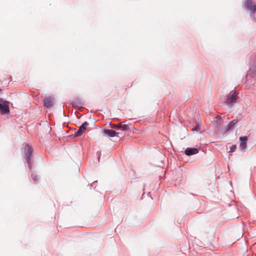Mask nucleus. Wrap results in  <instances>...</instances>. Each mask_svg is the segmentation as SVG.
I'll return each mask as SVG.
<instances>
[{
  "instance_id": "3",
  "label": "nucleus",
  "mask_w": 256,
  "mask_h": 256,
  "mask_svg": "<svg viewBox=\"0 0 256 256\" xmlns=\"http://www.w3.org/2000/svg\"><path fill=\"white\" fill-rule=\"evenodd\" d=\"M237 98L236 94L235 92H232V94L230 96H228L226 100V104H229L230 106L236 102Z\"/></svg>"
},
{
  "instance_id": "5",
  "label": "nucleus",
  "mask_w": 256,
  "mask_h": 256,
  "mask_svg": "<svg viewBox=\"0 0 256 256\" xmlns=\"http://www.w3.org/2000/svg\"><path fill=\"white\" fill-rule=\"evenodd\" d=\"M245 6L248 9L252 12L256 11V4L254 3L252 0H246L245 2Z\"/></svg>"
},
{
  "instance_id": "13",
  "label": "nucleus",
  "mask_w": 256,
  "mask_h": 256,
  "mask_svg": "<svg viewBox=\"0 0 256 256\" xmlns=\"http://www.w3.org/2000/svg\"><path fill=\"white\" fill-rule=\"evenodd\" d=\"M236 144L232 145L230 148V152H232L235 151L236 149Z\"/></svg>"
},
{
  "instance_id": "11",
  "label": "nucleus",
  "mask_w": 256,
  "mask_h": 256,
  "mask_svg": "<svg viewBox=\"0 0 256 256\" xmlns=\"http://www.w3.org/2000/svg\"><path fill=\"white\" fill-rule=\"evenodd\" d=\"M120 128L122 129V130H127L130 129V126L128 124H120Z\"/></svg>"
},
{
  "instance_id": "14",
  "label": "nucleus",
  "mask_w": 256,
  "mask_h": 256,
  "mask_svg": "<svg viewBox=\"0 0 256 256\" xmlns=\"http://www.w3.org/2000/svg\"><path fill=\"white\" fill-rule=\"evenodd\" d=\"M200 130V128H199V126H196L194 127V128H193V130Z\"/></svg>"
},
{
  "instance_id": "2",
  "label": "nucleus",
  "mask_w": 256,
  "mask_h": 256,
  "mask_svg": "<svg viewBox=\"0 0 256 256\" xmlns=\"http://www.w3.org/2000/svg\"><path fill=\"white\" fill-rule=\"evenodd\" d=\"M88 122H84L82 125L80 127L79 129L76 132L75 136H78L82 135L85 132V131L88 126Z\"/></svg>"
},
{
  "instance_id": "7",
  "label": "nucleus",
  "mask_w": 256,
  "mask_h": 256,
  "mask_svg": "<svg viewBox=\"0 0 256 256\" xmlns=\"http://www.w3.org/2000/svg\"><path fill=\"white\" fill-rule=\"evenodd\" d=\"M44 106L46 108H50L54 104V100L52 98L48 97L46 98L44 100Z\"/></svg>"
},
{
  "instance_id": "9",
  "label": "nucleus",
  "mask_w": 256,
  "mask_h": 256,
  "mask_svg": "<svg viewBox=\"0 0 256 256\" xmlns=\"http://www.w3.org/2000/svg\"><path fill=\"white\" fill-rule=\"evenodd\" d=\"M104 133L110 137H114V136H118V132H116L114 130H104Z\"/></svg>"
},
{
  "instance_id": "10",
  "label": "nucleus",
  "mask_w": 256,
  "mask_h": 256,
  "mask_svg": "<svg viewBox=\"0 0 256 256\" xmlns=\"http://www.w3.org/2000/svg\"><path fill=\"white\" fill-rule=\"evenodd\" d=\"M238 121L236 120H233L229 122L228 124V130L231 129V128L237 123Z\"/></svg>"
},
{
  "instance_id": "12",
  "label": "nucleus",
  "mask_w": 256,
  "mask_h": 256,
  "mask_svg": "<svg viewBox=\"0 0 256 256\" xmlns=\"http://www.w3.org/2000/svg\"><path fill=\"white\" fill-rule=\"evenodd\" d=\"M110 126L112 128L119 129L120 127V124H111Z\"/></svg>"
},
{
  "instance_id": "4",
  "label": "nucleus",
  "mask_w": 256,
  "mask_h": 256,
  "mask_svg": "<svg viewBox=\"0 0 256 256\" xmlns=\"http://www.w3.org/2000/svg\"><path fill=\"white\" fill-rule=\"evenodd\" d=\"M25 150V154L27 158V163L28 164L30 163V158H31V154H32V148L30 146L28 145H26L24 148Z\"/></svg>"
},
{
  "instance_id": "1",
  "label": "nucleus",
  "mask_w": 256,
  "mask_h": 256,
  "mask_svg": "<svg viewBox=\"0 0 256 256\" xmlns=\"http://www.w3.org/2000/svg\"><path fill=\"white\" fill-rule=\"evenodd\" d=\"M8 104V102L4 100L2 98H0V114H4L9 112Z\"/></svg>"
},
{
  "instance_id": "6",
  "label": "nucleus",
  "mask_w": 256,
  "mask_h": 256,
  "mask_svg": "<svg viewBox=\"0 0 256 256\" xmlns=\"http://www.w3.org/2000/svg\"><path fill=\"white\" fill-rule=\"evenodd\" d=\"M240 147L241 148L242 150H244L246 148V143L248 140L247 136H240Z\"/></svg>"
},
{
  "instance_id": "15",
  "label": "nucleus",
  "mask_w": 256,
  "mask_h": 256,
  "mask_svg": "<svg viewBox=\"0 0 256 256\" xmlns=\"http://www.w3.org/2000/svg\"><path fill=\"white\" fill-rule=\"evenodd\" d=\"M1 91H2V90H1V89L0 88V92H1Z\"/></svg>"
},
{
  "instance_id": "8",
  "label": "nucleus",
  "mask_w": 256,
  "mask_h": 256,
  "mask_svg": "<svg viewBox=\"0 0 256 256\" xmlns=\"http://www.w3.org/2000/svg\"><path fill=\"white\" fill-rule=\"evenodd\" d=\"M198 152V150L196 148H187L185 150V154L187 156H191Z\"/></svg>"
}]
</instances>
